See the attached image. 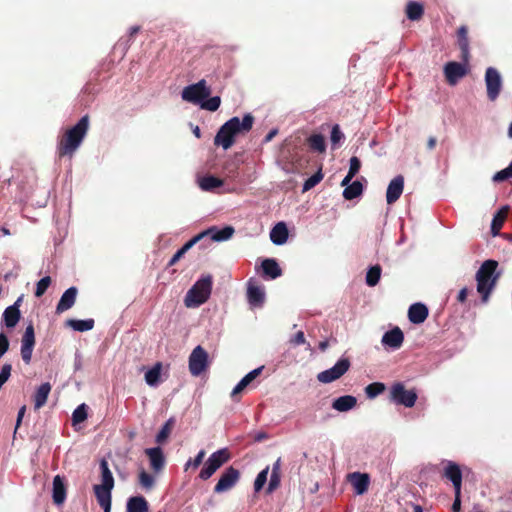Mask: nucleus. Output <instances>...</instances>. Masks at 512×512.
<instances>
[{
    "label": "nucleus",
    "mask_w": 512,
    "mask_h": 512,
    "mask_svg": "<svg viewBox=\"0 0 512 512\" xmlns=\"http://www.w3.org/2000/svg\"><path fill=\"white\" fill-rule=\"evenodd\" d=\"M189 371L193 376L201 375L208 367V354L202 346H196L189 356Z\"/></svg>",
    "instance_id": "obj_9"
},
{
    "label": "nucleus",
    "mask_w": 512,
    "mask_h": 512,
    "mask_svg": "<svg viewBox=\"0 0 512 512\" xmlns=\"http://www.w3.org/2000/svg\"><path fill=\"white\" fill-rule=\"evenodd\" d=\"M497 262L494 260L485 261L476 274L477 290L482 295L483 302H487L492 291L496 277L494 276Z\"/></svg>",
    "instance_id": "obj_6"
},
{
    "label": "nucleus",
    "mask_w": 512,
    "mask_h": 512,
    "mask_svg": "<svg viewBox=\"0 0 512 512\" xmlns=\"http://www.w3.org/2000/svg\"><path fill=\"white\" fill-rule=\"evenodd\" d=\"M224 240V228H209L187 241L169 260L168 267L174 266L196 243L202 241L203 246L207 247L213 242H221Z\"/></svg>",
    "instance_id": "obj_4"
},
{
    "label": "nucleus",
    "mask_w": 512,
    "mask_h": 512,
    "mask_svg": "<svg viewBox=\"0 0 512 512\" xmlns=\"http://www.w3.org/2000/svg\"><path fill=\"white\" fill-rule=\"evenodd\" d=\"M126 512H149L148 501L143 496H133L127 500Z\"/></svg>",
    "instance_id": "obj_26"
},
{
    "label": "nucleus",
    "mask_w": 512,
    "mask_h": 512,
    "mask_svg": "<svg viewBox=\"0 0 512 512\" xmlns=\"http://www.w3.org/2000/svg\"><path fill=\"white\" fill-rule=\"evenodd\" d=\"M343 139H344V134L340 130L339 125H334L332 127L331 136H330L332 146L333 147L338 146Z\"/></svg>",
    "instance_id": "obj_47"
},
{
    "label": "nucleus",
    "mask_w": 512,
    "mask_h": 512,
    "mask_svg": "<svg viewBox=\"0 0 512 512\" xmlns=\"http://www.w3.org/2000/svg\"><path fill=\"white\" fill-rule=\"evenodd\" d=\"M349 481L357 495L364 494L369 487L370 478L366 473L354 472L349 475Z\"/></svg>",
    "instance_id": "obj_20"
},
{
    "label": "nucleus",
    "mask_w": 512,
    "mask_h": 512,
    "mask_svg": "<svg viewBox=\"0 0 512 512\" xmlns=\"http://www.w3.org/2000/svg\"><path fill=\"white\" fill-rule=\"evenodd\" d=\"M210 94L211 90L206 85V81L200 80L184 87L181 97L184 101L199 106L201 109L216 111L221 104V98L219 96L210 97Z\"/></svg>",
    "instance_id": "obj_2"
},
{
    "label": "nucleus",
    "mask_w": 512,
    "mask_h": 512,
    "mask_svg": "<svg viewBox=\"0 0 512 512\" xmlns=\"http://www.w3.org/2000/svg\"><path fill=\"white\" fill-rule=\"evenodd\" d=\"M487 98L494 102L497 100L503 89V78L501 73L494 67H488L484 76Z\"/></svg>",
    "instance_id": "obj_8"
},
{
    "label": "nucleus",
    "mask_w": 512,
    "mask_h": 512,
    "mask_svg": "<svg viewBox=\"0 0 512 512\" xmlns=\"http://www.w3.org/2000/svg\"><path fill=\"white\" fill-rule=\"evenodd\" d=\"M212 277L210 275L202 276L187 291L184 304L188 308H194L205 303L211 294Z\"/></svg>",
    "instance_id": "obj_5"
},
{
    "label": "nucleus",
    "mask_w": 512,
    "mask_h": 512,
    "mask_svg": "<svg viewBox=\"0 0 512 512\" xmlns=\"http://www.w3.org/2000/svg\"><path fill=\"white\" fill-rule=\"evenodd\" d=\"M323 179V174L321 173V171H318L317 173H315L314 175H312L311 177H309L304 185H303V191H308L310 189H312L313 187H315L321 180Z\"/></svg>",
    "instance_id": "obj_46"
},
{
    "label": "nucleus",
    "mask_w": 512,
    "mask_h": 512,
    "mask_svg": "<svg viewBox=\"0 0 512 512\" xmlns=\"http://www.w3.org/2000/svg\"><path fill=\"white\" fill-rule=\"evenodd\" d=\"M268 471H269V467H266L257 475L255 482H254L255 492H259L265 485V483L267 481Z\"/></svg>",
    "instance_id": "obj_45"
},
{
    "label": "nucleus",
    "mask_w": 512,
    "mask_h": 512,
    "mask_svg": "<svg viewBox=\"0 0 512 512\" xmlns=\"http://www.w3.org/2000/svg\"><path fill=\"white\" fill-rule=\"evenodd\" d=\"M295 345H301L305 343V336L302 331H299L295 337L291 340Z\"/></svg>",
    "instance_id": "obj_56"
},
{
    "label": "nucleus",
    "mask_w": 512,
    "mask_h": 512,
    "mask_svg": "<svg viewBox=\"0 0 512 512\" xmlns=\"http://www.w3.org/2000/svg\"><path fill=\"white\" fill-rule=\"evenodd\" d=\"M225 237H226V240L229 239L233 233H234V229L231 227V226H226V229H225Z\"/></svg>",
    "instance_id": "obj_62"
},
{
    "label": "nucleus",
    "mask_w": 512,
    "mask_h": 512,
    "mask_svg": "<svg viewBox=\"0 0 512 512\" xmlns=\"http://www.w3.org/2000/svg\"><path fill=\"white\" fill-rule=\"evenodd\" d=\"M404 340L403 332L399 327L387 331L382 337V344L391 349H398L402 346Z\"/></svg>",
    "instance_id": "obj_18"
},
{
    "label": "nucleus",
    "mask_w": 512,
    "mask_h": 512,
    "mask_svg": "<svg viewBox=\"0 0 512 512\" xmlns=\"http://www.w3.org/2000/svg\"><path fill=\"white\" fill-rule=\"evenodd\" d=\"M247 387V384L243 382V380H240V382L235 386L233 389L231 396L235 397L237 394L242 392Z\"/></svg>",
    "instance_id": "obj_55"
},
{
    "label": "nucleus",
    "mask_w": 512,
    "mask_h": 512,
    "mask_svg": "<svg viewBox=\"0 0 512 512\" xmlns=\"http://www.w3.org/2000/svg\"><path fill=\"white\" fill-rule=\"evenodd\" d=\"M461 510V491L455 492V500L452 505V511L453 512H460Z\"/></svg>",
    "instance_id": "obj_54"
},
{
    "label": "nucleus",
    "mask_w": 512,
    "mask_h": 512,
    "mask_svg": "<svg viewBox=\"0 0 512 512\" xmlns=\"http://www.w3.org/2000/svg\"><path fill=\"white\" fill-rule=\"evenodd\" d=\"M87 409L88 406L86 404L79 405L72 414V422L73 425L84 422L87 419Z\"/></svg>",
    "instance_id": "obj_39"
},
{
    "label": "nucleus",
    "mask_w": 512,
    "mask_h": 512,
    "mask_svg": "<svg viewBox=\"0 0 512 512\" xmlns=\"http://www.w3.org/2000/svg\"><path fill=\"white\" fill-rule=\"evenodd\" d=\"M361 162L357 157H352L350 159V167L348 174H350V177H354L360 170Z\"/></svg>",
    "instance_id": "obj_49"
},
{
    "label": "nucleus",
    "mask_w": 512,
    "mask_h": 512,
    "mask_svg": "<svg viewBox=\"0 0 512 512\" xmlns=\"http://www.w3.org/2000/svg\"><path fill=\"white\" fill-rule=\"evenodd\" d=\"M206 455V452L204 450L199 451V453L196 455V457L192 460L189 459L185 465V470H187L189 467H192L193 469H197L201 463L203 462V459Z\"/></svg>",
    "instance_id": "obj_48"
},
{
    "label": "nucleus",
    "mask_w": 512,
    "mask_h": 512,
    "mask_svg": "<svg viewBox=\"0 0 512 512\" xmlns=\"http://www.w3.org/2000/svg\"><path fill=\"white\" fill-rule=\"evenodd\" d=\"M23 301V295L18 297L13 305L8 306L2 315V325L8 329L15 328L21 318L20 306Z\"/></svg>",
    "instance_id": "obj_14"
},
{
    "label": "nucleus",
    "mask_w": 512,
    "mask_h": 512,
    "mask_svg": "<svg viewBox=\"0 0 512 512\" xmlns=\"http://www.w3.org/2000/svg\"><path fill=\"white\" fill-rule=\"evenodd\" d=\"M101 484L94 486V493L98 504L103 508L104 512L111 511L112 490L114 488V478L105 459L100 461Z\"/></svg>",
    "instance_id": "obj_3"
},
{
    "label": "nucleus",
    "mask_w": 512,
    "mask_h": 512,
    "mask_svg": "<svg viewBox=\"0 0 512 512\" xmlns=\"http://www.w3.org/2000/svg\"><path fill=\"white\" fill-rule=\"evenodd\" d=\"M350 367V362L346 358H342L337 361V363L318 374L317 379L321 383H331L337 379H339L342 375H344Z\"/></svg>",
    "instance_id": "obj_11"
},
{
    "label": "nucleus",
    "mask_w": 512,
    "mask_h": 512,
    "mask_svg": "<svg viewBox=\"0 0 512 512\" xmlns=\"http://www.w3.org/2000/svg\"><path fill=\"white\" fill-rule=\"evenodd\" d=\"M223 185V180L215 176H204L199 179V186L204 191H214Z\"/></svg>",
    "instance_id": "obj_31"
},
{
    "label": "nucleus",
    "mask_w": 512,
    "mask_h": 512,
    "mask_svg": "<svg viewBox=\"0 0 512 512\" xmlns=\"http://www.w3.org/2000/svg\"><path fill=\"white\" fill-rule=\"evenodd\" d=\"M78 294V289L74 286L68 288L61 296L57 306L56 313L60 314L73 307Z\"/></svg>",
    "instance_id": "obj_19"
},
{
    "label": "nucleus",
    "mask_w": 512,
    "mask_h": 512,
    "mask_svg": "<svg viewBox=\"0 0 512 512\" xmlns=\"http://www.w3.org/2000/svg\"><path fill=\"white\" fill-rule=\"evenodd\" d=\"M270 239L276 245H282L287 241L288 229L284 222H279L272 228Z\"/></svg>",
    "instance_id": "obj_24"
},
{
    "label": "nucleus",
    "mask_w": 512,
    "mask_h": 512,
    "mask_svg": "<svg viewBox=\"0 0 512 512\" xmlns=\"http://www.w3.org/2000/svg\"><path fill=\"white\" fill-rule=\"evenodd\" d=\"M145 454L149 457L151 468L160 471L165 465V458L160 447L148 448Z\"/></svg>",
    "instance_id": "obj_23"
},
{
    "label": "nucleus",
    "mask_w": 512,
    "mask_h": 512,
    "mask_svg": "<svg viewBox=\"0 0 512 512\" xmlns=\"http://www.w3.org/2000/svg\"><path fill=\"white\" fill-rule=\"evenodd\" d=\"M254 122V118L247 114L242 120L238 117H233L226 121V149L234 143V138L238 135H243L250 131Z\"/></svg>",
    "instance_id": "obj_7"
},
{
    "label": "nucleus",
    "mask_w": 512,
    "mask_h": 512,
    "mask_svg": "<svg viewBox=\"0 0 512 512\" xmlns=\"http://www.w3.org/2000/svg\"><path fill=\"white\" fill-rule=\"evenodd\" d=\"M224 463V448L214 452L205 462L199 477L202 480L209 479Z\"/></svg>",
    "instance_id": "obj_13"
},
{
    "label": "nucleus",
    "mask_w": 512,
    "mask_h": 512,
    "mask_svg": "<svg viewBox=\"0 0 512 512\" xmlns=\"http://www.w3.org/2000/svg\"><path fill=\"white\" fill-rule=\"evenodd\" d=\"M428 317V309L422 303L412 304L408 310V318L414 324L423 323Z\"/></svg>",
    "instance_id": "obj_22"
},
{
    "label": "nucleus",
    "mask_w": 512,
    "mask_h": 512,
    "mask_svg": "<svg viewBox=\"0 0 512 512\" xmlns=\"http://www.w3.org/2000/svg\"><path fill=\"white\" fill-rule=\"evenodd\" d=\"M26 411V407L23 406L20 408V410L18 411V416H17V426H19L21 420H22V417L24 416V413Z\"/></svg>",
    "instance_id": "obj_59"
},
{
    "label": "nucleus",
    "mask_w": 512,
    "mask_h": 512,
    "mask_svg": "<svg viewBox=\"0 0 512 512\" xmlns=\"http://www.w3.org/2000/svg\"><path fill=\"white\" fill-rule=\"evenodd\" d=\"M239 479V472L230 467L226 469V490L233 487Z\"/></svg>",
    "instance_id": "obj_44"
},
{
    "label": "nucleus",
    "mask_w": 512,
    "mask_h": 512,
    "mask_svg": "<svg viewBox=\"0 0 512 512\" xmlns=\"http://www.w3.org/2000/svg\"><path fill=\"white\" fill-rule=\"evenodd\" d=\"M67 326L73 328L75 331L79 332H85L93 329L94 327V320L93 319H86V320H76V319H69L66 322Z\"/></svg>",
    "instance_id": "obj_32"
},
{
    "label": "nucleus",
    "mask_w": 512,
    "mask_h": 512,
    "mask_svg": "<svg viewBox=\"0 0 512 512\" xmlns=\"http://www.w3.org/2000/svg\"><path fill=\"white\" fill-rule=\"evenodd\" d=\"M308 144L310 148L317 152H324L326 149L325 138L321 134H314L309 137Z\"/></svg>",
    "instance_id": "obj_37"
},
{
    "label": "nucleus",
    "mask_w": 512,
    "mask_h": 512,
    "mask_svg": "<svg viewBox=\"0 0 512 512\" xmlns=\"http://www.w3.org/2000/svg\"><path fill=\"white\" fill-rule=\"evenodd\" d=\"M509 207L503 206L493 217L491 223V232L494 236L498 235L508 215Z\"/></svg>",
    "instance_id": "obj_30"
},
{
    "label": "nucleus",
    "mask_w": 512,
    "mask_h": 512,
    "mask_svg": "<svg viewBox=\"0 0 512 512\" xmlns=\"http://www.w3.org/2000/svg\"><path fill=\"white\" fill-rule=\"evenodd\" d=\"M404 189V178L401 175L393 178L386 191V200L388 204L395 203L403 193Z\"/></svg>",
    "instance_id": "obj_15"
},
{
    "label": "nucleus",
    "mask_w": 512,
    "mask_h": 512,
    "mask_svg": "<svg viewBox=\"0 0 512 512\" xmlns=\"http://www.w3.org/2000/svg\"><path fill=\"white\" fill-rule=\"evenodd\" d=\"M406 15L412 21L419 20L423 15V6L418 2H409L406 7Z\"/></svg>",
    "instance_id": "obj_35"
},
{
    "label": "nucleus",
    "mask_w": 512,
    "mask_h": 512,
    "mask_svg": "<svg viewBox=\"0 0 512 512\" xmlns=\"http://www.w3.org/2000/svg\"><path fill=\"white\" fill-rule=\"evenodd\" d=\"M35 346V332H34V326L32 323H30L22 336L21 339V357L22 360L29 364L32 359V353Z\"/></svg>",
    "instance_id": "obj_12"
},
{
    "label": "nucleus",
    "mask_w": 512,
    "mask_h": 512,
    "mask_svg": "<svg viewBox=\"0 0 512 512\" xmlns=\"http://www.w3.org/2000/svg\"><path fill=\"white\" fill-rule=\"evenodd\" d=\"M248 302L252 307H260L265 300V290L262 285L249 282L247 289Z\"/></svg>",
    "instance_id": "obj_16"
},
{
    "label": "nucleus",
    "mask_w": 512,
    "mask_h": 512,
    "mask_svg": "<svg viewBox=\"0 0 512 512\" xmlns=\"http://www.w3.org/2000/svg\"><path fill=\"white\" fill-rule=\"evenodd\" d=\"M224 491V474H222L219 479H218V482L215 486V492H223Z\"/></svg>",
    "instance_id": "obj_57"
},
{
    "label": "nucleus",
    "mask_w": 512,
    "mask_h": 512,
    "mask_svg": "<svg viewBox=\"0 0 512 512\" xmlns=\"http://www.w3.org/2000/svg\"><path fill=\"white\" fill-rule=\"evenodd\" d=\"M390 394L393 402L409 408L413 407L417 400L416 392L414 390L405 389L402 383L394 384L391 387Z\"/></svg>",
    "instance_id": "obj_10"
},
{
    "label": "nucleus",
    "mask_w": 512,
    "mask_h": 512,
    "mask_svg": "<svg viewBox=\"0 0 512 512\" xmlns=\"http://www.w3.org/2000/svg\"><path fill=\"white\" fill-rule=\"evenodd\" d=\"M90 127V117L88 114L72 127L66 129L57 138L56 155L59 160L68 158L71 160L77 150L82 145Z\"/></svg>",
    "instance_id": "obj_1"
},
{
    "label": "nucleus",
    "mask_w": 512,
    "mask_h": 512,
    "mask_svg": "<svg viewBox=\"0 0 512 512\" xmlns=\"http://www.w3.org/2000/svg\"><path fill=\"white\" fill-rule=\"evenodd\" d=\"M277 473V474H280V459H278L274 464H273V467H272V473Z\"/></svg>",
    "instance_id": "obj_61"
},
{
    "label": "nucleus",
    "mask_w": 512,
    "mask_h": 512,
    "mask_svg": "<svg viewBox=\"0 0 512 512\" xmlns=\"http://www.w3.org/2000/svg\"><path fill=\"white\" fill-rule=\"evenodd\" d=\"M51 388V384L48 382H45L38 387L34 394L35 409H40L46 404Z\"/></svg>",
    "instance_id": "obj_28"
},
{
    "label": "nucleus",
    "mask_w": 512,
    "mask_h": 512,
    "mask_svg": "<svg viewBox=\"0 0 512 512\" xmlns=\"http://www.w3.org/2000/svg\"><path fill=\"white\" fill-rule=\"evenodd\" d=\"M436 146V138L430 137L428 140V148L433 149Z\"/></svg>",
    "instance_id": "obj_64"
},
{
    "label": "nucleus",
    "mask_w": 512,
    "mask_h": 512,
    "mask_svg": "<svg viewBox=\"0 0 512 512\" xmlns=\"http://www.w3.org/2000/svg\"><path fill=\"white\" fill-rule=\"evenodd\" d=\"M175 426L174 418L168 419L165 424L162 426L158 434L156 435V442L158 444H163L166 442L168 437L170 436L173 428Z\"/></svg>",
    "instance_id": "obj_33"
},
{
    "label": "nucleus",
    "mask_w": 512,
    "mask_h": 512,
    "mask_svg": "<svg viewBox=\"0 0 512 512\" xmlns=\"http://www.w3.org/2000/svg\"><path fill=\"white\" fill-rule=\"evenodd\" d=\"M444 73L450 85H455L457 81L466 74L465 67L457 62H449L445 65Z\"/></svg>",
    "instance_id": "obj_17"
},
{
    "label": "nucleus",
    "mask_w": 512,
    "mask_h": 512,
    "mask_svg": "<svg viewBox=\"0 0 512 512\" xmlns=\"http://www.w3.org/2000/svg\"><path fill=\"white\" fill-rule=\"evenodd\" d=\"M154 477L147 473L145 470H141L139 473V484L146 490H150L154 486Z\"/></svg>",
    "instance_id": "obj_42"
},
{
    "label": "nucleus",
    "mask_w": 512,
    "mask_h": 512,
    "mask_svg": "<svg viewBox=\"0 0 512 512\" xmlns=\"http://www.w3.org/2000/svg\"><path fill=\"white\" fill-rule=\"evenodd\" d=\"M385 390V385L380 382L369 384L365 388V392L368 398L372 399L381 394Z\"/></svg>",
    "instance_id": "obj_40"
},
{
    "label": "nucleus",
    "mask_w": 512,
    "mask_h": 512,
    "mask_svg": "<svg viewBox=\"0 0 512 512\" xmlns=\"http://www.w3.org/2000/svg\"><path fill=\"white\" fill-rule=\"evenodd\" d=\"M214 143L216 146L224 147V125L220 126L215 136Z\"/></svg>",
    "instance_id": "obj_53"
},
{
    "label": "nucleus",
    "mask_w": 512,
    "mask_h": 512,
    "mask_svg": "<svg viewBox=\"0 0 512 512\" xmlns=\"http://www.w3.org/2000/svg\"><path fill=\"white\" fill-rule=\"evenodd\" d=\"M458 42L462 52L467 55L468 54V37H467V29L462 26L458 29Z\"/></svg>",
    "instance_id": "obj_43"
},
{
    "label": "nucleus",
    "mask_w": 512,
    "mask_h": 512,
    "mask_svg": "<svg viewBox=\"0 0 512 512\" xmlns=\"http://www.w3.org/2000/svg\"><path fill=\"white\" fill-rule=\"evenodd\" d=\"M280 485V474L271 473L269 484H268V493L273 492Z\"/></svg>",
    "instance_id": "obj_50"
},
{
    "label": "nucleus",
    "mask_w": 512,
    "mask_h": 512,
    "mask_svg": "<svg viewBox=\"0 0 512 512\" xmlns=\"http://www.w3.org/2000/svg\"><path fill=\"white\" fill-rule=\"evenodd\" d=\"M352 178L353 177H350V174H347L346 177L342 180L341 185L345 186V188H346L348 185H350Z\"/></svg>",
    "instance_id": "obj_63"
},
{
    "label": "nucleus",
    "mask_w": 512,
    "mask_h": 512,
    "mask_svg": "<svg viewBox=\"0 0 512 512\" xmlns=\"http://www.w3.org/2000/svg\"><path fill=\"white\" fill-rule=\"evenodd\" d=\"M381 267L379 265L372 266L366 274V283L370 287H374L380 280Z\"/></svg>",
    "instance_id": "obj_38"
},
{
    "label": "nucleus",
    "mask_w": 512,
    "mask_h": 512,
    "mask_svg": "<svg viewBox=\"0 0 512 512\" xmlns=\"http://www.w3.org/2000/svg\"><path fill=\"white\" fill-rule=\"evenodd\" d=\"M445 476L453 483L455 492L461 491L462 474L459 466L453 462H448L445 467Z\"/></svg>",
    "instance_id": "obj_21"
},
{
    "label": "nucleus",
    "mask_w": 512,
    "mask_h": 512,
    "mask_svg": "<svg viewBox=\"0 0 512 512\" xmlns=\"http://www.w3.org/2000/svg\"><path fill=\"white\" fill-rule=\"evenodd\" d=\"M363 186L359 181H354L348 185L343 191V197L347 200H352L362 194Z\"/></svg>",
    "instance_id": "obj_36"
},
{
    "label": "nucleus",
    "mask_w": 512,
    "mask_h": 512,
    "mask_svg": "<svg viewBox=\"0 0 512 512\" xmlns=\"http://www.w3.org/2000/svg\"><path fill=\"white\" fill-rule=\"evenodd\" d=\"M509 178H512L511 176V172L509 171V168H505L499 172H497L494 176H493V180L495 182H501V181H504L506 179H509Z\"/></svg>",
    "instance_id": "obj_51"
},
{
    "label": "nucleus",
    "mask_w": 512,
    "mask_h": 512,
    "mask_svg": "<svg viewBox=\"0 0 512 512\" xmlns=\"http://www.w3.org/2000/svg\"><path fill=\"white\" fill-rule=\"evenodd\" d=\"M51 282L52 280L50 276H45L42 279H40L36 284L35 296L38 298L43 296L47 291L48 287L50 286Z\"/></svg>",
    "instance_id": "obj_41"
},
{
    "label": "nucleus",
    "mask_w": 512,
    "mask_h": 512,
    "mask_svg": "<svg viewBox=\"0 0 512 512\" xmlns=\"http://www.w3.org/2000/svg\"><path fill=\"white\" fill-rule=\"evenodd\" d=\"M262 271L264 276L268 277L269 279H276L277 277L281 276L282 270L279 267L278 263L275 259H265L262 262Z\"/></svg>",
    "instance_id": "obj_29"
},
{
    "label": "nucleus",
    "mask_w": 512,
    "mask_h": 512,
    "mask_svg": "<svg viewBox=\"0 0 512 512\" xmlns=\"http://www.w3.org/2000/svg\"><path fill=\"white\" fill-rule=\"evenodd\" d=\"M467 295H468V289L467 288H462L460 291H459V294H458V301L459 302H464L467 298Z\"/></svg>",
    "instance_id": "obj_58"
},
{
    "label": "nucleus",
    "mask_w": 512,
    "mask_h": 512,
    "mask_svg": "<svg viewBox=\"0 0 512 512\" xmlns=\"http://www.w3.org/2000/svg\"><path fill=\"white\" fill-rule=\"evenodd\" d=\"M139 31H140V26H132V27L129 29V36H130V37H133V36H134V35H136Z\"/></svg>",
    "instance_id": "obj_60"
},
{
    "label": "nucleus",
    "mask_w": 512,
    "mask_h": 512,
    "mask_svg": "<svg viewBox=\"0 0 512 512\" xmlns=\"http://www.w3.org/2000/svg\"><path fill=\"white\" fill-rule=\"evenodd\" d=\"M262 367L256 368L245 375L241 380L247 384V386L261 373Z\"/></svg>",
    "instance_id": "obj_52"
},
{
    "label": "nucleus",
    "mask_w": 512,
    "mask_h": 512,
    "mask_svg": "<svg viewBox=\"0 0 512 512\" xmlns=\"http://www.w3.org/2000/svg\"><path fill=\"white\" fill-rule=\"evenodd\" d=\"M53 501L55 504L60 505L66 499V487L63 478L56 475L53 479Z\"/></svg>",
    "instance_id": "obj_25"
},
{
    "label": "nucleus",
    "mask_w": 512,
    "mask_h": 512,
    "mask_svg": "<svg viewBox=\"0 0 512 512\" xmlns=\"http://www.w3.org/2000/svg\"><path fill=\"white\" fill-rule=\"evenodd\" d=\"M161 368L162 364L158 362L145 373V381L148 385L155 386L158 384L161 375Z\"/></svg>",
    "instance_id": "obj_34"
},
{
    "label": "nucleus",
    "mask_w": 512,
    "mask_h": 512,
    "mask_svg": "<svg viewBox=\"0 0 512 512\" xmlns=\"http://www.w3.org/2000/svg\"><path fill=\"white\" fill-rule=\"evenodd\" d=\"M356 404V397L352 395H345L335 399L332 403V408L339 412H346L353 409Z\"/></svg>",
    "instance_id": "obj_27"
}]
</instances>
